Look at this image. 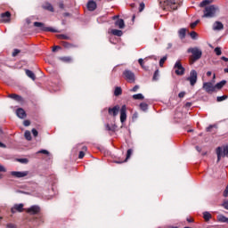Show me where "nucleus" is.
I'll use <instances>...</instances> for the list:
<instances>
[{
    "mask_svg": "<svg viewBox=\"0 0 228 228\" xmlns=\"http://www.w3.org/2000/svg\"><path fill=\"white\" fill-rule=\"evenodd\" d=\"M159 6L162 10L172 12L179 8V4L175 0H159Z\"/></svg>",
    "mask_w": 228,
    "mask_h": 228,
    "instance_id": "nucleus-1",
    "label": "nucleus"
},
{
    "mask_svg": "<svg viewBox=\"0 0 228 228\" xmlns=\"http://www.w3.org/2000/svg\"><path fill=\"white\" fill-rule=\"evenodd\" d=\"M218 12H220V8L217 5L206 6L203 11V18L213 19Z\"/></svg>",
    "mask_w": 228,
    "mask_h": 228,
    "instance_id": "nucleus-2",
    "label": "nucleus"
},
{
    "mask_svg": "<svg viewBox=\"0 0 228 228\" xmlns=\"http://www.w3.org/2000/svg\"><path fill=\"white\" fill-rule=\"evenodd\" d=\"M187 53H191V56L190 57V61L192 63L195 61H199L202 58V50L199 49L198 47L189 48Z\"/></svg>",
    "mask_w": 228,
    "mask_h": 228,
    "instance_id": "nucleus-3",
    "label": "nucleus"
},
{
    "mask_svg": "<svg viewBox=\"0 0 228 228\" xmlns=\"http://www.w3.org/2000/svg\"><path fill=\"white\" fill-rule=\"evenodd\" d=\"M216 155H217V163L220 162L222 158H228V145L216 148Z\"/></svg>",
    "mask_w": 228,
    "mask_h": 228,
    "instance_id": "nucleus-4",
    "label": "nucleus"
},
{
    "mask_svg": "<svg viewBox=\"0 0 228 228\" xmlns=\"http://www.w3.org/2000/svg\"><path fill=\"white\" fill-rule=\"evenodd\" d=\"M34 26L35 28H40L41 31L50 32V33H58V30H56V28H53L51 27H45V23L35 21Z\"/></svg>",
    "mask_w": 228,
    "mask_h": 228,
    "instance_id": "nucleus-5",
    "label": "nucleus"
},
{
    "mask_svg": "<svg viewBox=\"0 0 228 228\" xmlns=\"http://www.w3.org/2000/svg\"><path fill=\"white\" fill-rule=\"evenodd\" d=\"M174 69H175V74H176V76H184V72H186V69L183 67L181 61H177L175 63Z\"/></svg>",
    "mask_w": 228,
    "mask_h": 228,
    "instance_id": "nucleus-6",
    "label": "nucleus"
},
{
    "mask_svg": "<svg viewBox=\"0 0 228 228\" xmlns=\"http://www.w3.org/2000/svg\"><path fill=\"white\" fill-rule=\"evenodd\" d=\"M198 73L197 70L192 69L190 72V76L186 78V81H189L191 86H195L197 85Z\"/></svg>",
    "mask_w": 228,
    "mask_h": 228,
    "instance_id": "nucleus-7",
    "label": "nucleus"
},
{
    "mask_svg": "<svg viewBox=\"0 0 228 228\" xmlns=\"http://www.w3.org/2000/svg\"><path fill=\"white\" fill-rule=\"evenodd\" d=\"M123 76L125 77V79H126V81H128V83H134L135 78H134V73L129 69H126L123 72Z\"/></svg>",
    "mask_w": 228,
    "mask_h": 228,
    "instance_id": "nucleus-8",
    "label": "nucleus"
},
{
    "mask_svg": "<svg viewBox=\"0 0 228 228\" xmlns=\"http://www.w3.org/2000/svg\"><path fill=\"white\" fill-rule=\"evenodd\" d=\"M120 122L124 124L127 120V107L126 105H122L120 110Z\"/></svg>",
    "mask_w": 228,
    "mask_h": 228,
    "instance_id": "nucleus-9",
    "label": "nucleus"
},
{
    "mask_svg": "<svg viewBox=\"0 0 228 228\" xmlns=\"http://www.w3.org/2000/svg\"><path fill=\"white\" fill-rule=\"evenodd\" d=\"M0 22L8 23L12 20V13L10 12H5L0 14Z\"/></svg>",
    "mask_w": 228,
    "mask_h": 228,
    "instance_id": "nucleus-10",
    "label": "nucleus"
},
{
    "mask_svg": "<svg viewBox=\"0 0 228 228\" xmlns=\"http://www.w3.org/2000/svg\"><path fill=\"white\" fill-rule=\"evenodd\" d=\"M29 175V171H12L11 175L12 177H16L17 179H20L22 177H26L27 175Z\"/></svg>",
    "mask_w": 228,
    "mask_h": 228,
    "instance_id": "nucleus-11",
    "label": "nucleus"
},
{
    "mask_svg": "<svg viewBox=\"0 0 228 228\" xmlns=\"http://www.w3.org/2000/svg\"><path fill=\"white\" fill-rule=\"evenodd\" d=\"M203 90L207 92V94H213L215 92L216 87L213 86L211 82H205L203 84Z\"/></svg>",
    "mask_w": 228,
    "mask_h": 228,
    "instance_id": "nucleus-12",
    "label": "nucleus"
},
{
    "mask_svg": "<svg viewBox=\"0 0 228 228\" xmlns=\"http://www.w3.org/2000/svg\"><path fill=\"white\" fill-rule=\"evenodd\" d=\"M22 211H24V204L22 203L15 204L11 208V213H12V215H15V213H22Z\"/></svg>",
    "mask_w": 228,
    "mask_h": 228,
    "instance_id": "nucleus-13",
    "label": "nucleus"
},
{
    "mask_svg": "<svg viewBox=\"0 0 228 228\" xmlns=\"http://www.w3.org/2000/svg\"><path fill=\"white\" fill-rule=\"evenodd\" d=\"M28 215H38L40 213V207L34 205L27 209Z\"/></svg>",
    "mask_w": 228,
    "mask_h": 228,
    "instance_id": "nucleus-14",
    "label": "nucleus"
},
{
    "mask_svg": "<svg viewBox=\"0 0 228 228\" xmlns=\"http://www.w3.org/2000/svg\"><path fill=\"white\" fill-rule=\"evenodd\" d=\"M118 15L115 16V26H118V28H119V29H124V28H126V23L124 22L123 19H119Z\"/></svg>",
    "mask_w": 228,
    "mask_h": 228,
    "instance_id": "nucleus-15",
    "label": "nucleus"
},
{
    "mask_svg": "<svg viewBox=\"0 0 228 228\" xmlns=\"http://www.w3.org/2000/svg\"><path fill=\"white\" fill-rule=\"evenodd\" d=\"M87 10L89 12H95V10H97V3H95V1L94 0H90L88 3H87Z\"/></svg>",
    "mask_w": 228,
    "mask_h": 228,
    "instance_id": "nucleus-16",
    "label": "nucleus"
},
{
    "mask_svg": "<svg viewBox=\"0 0 228 228\" xmlns=\"http://www.w3.org/2000/svg\"><path fill=\"white\" fill-rule=\"evenodd\" d=\"M212 28L214 31H222L224 29V23L222 21H215Z\"/></svg>",
    "mask_w": 228,
    "mask_h": 228,
    "instance_id": "nucleus-17",
    "label": "nucleus"
},
{
    "mask_svg": "<svg viewBox=\"0 0 228 228\" xmlns=\"http://www.w3.org/2000/svg\"><path fill=\"white\" fill-rule=\"evenodd\" d=\"M16 115L19 118H26L27 117L26 110H24V109L22 108H19L16 110Z\"/></svg>",
    "mask_w": 228,
    "mask_h": 228,
    "instance_id": "nucleus-18",
    "label": "nucleus"
},
{
    "mask_svg": "<svg viewBox=\"0 0 228 228\" xmlns=\"http://www.w3.org/2000/svg\"><path fill=\"white\" fill-rule=\"evenodd\" d=\"M42 9L43 10H47V12H54V7H53V4H51V3L49 2H45L43 5H42Z\"/></svg>",
    "mask_w": 228,
    "mask_h": 228,
    "instance_id": "nucleus-19",
    "label": "nucleus"
},
{
    "mask_svg": "<svg viewBox=\"0 0 228 228\" xmlns=\"http://www.w3.org/2000/svg\"><path fill=\"white\" fill-rule=\"evenodd\" d=\"M61 45L65 48V49H74L76 47H77V45L69 43L67 41H61Z\"/></svg>",
    "mask_w": 228,
    "mask_h": 228,
    "instance_id": "nucleus-20",
    "label": "nucleus"
},
{
    "mask_svg": "<svg viewBox=\"0 0 228 228\" xmlns=\"http://www.w3.org/2000/svg\"><path fill=\"white\" fill-rule=\"evenodd\" d=\"M9 97L11 99H13L14 101H18V102H22V101H24L22 96L16 94H9Z\"/></svg>",
    "mask_w": 228,
    "mask_h": 228,
    "instance_id": "nucleus-21",
    "label": "nucleus"
},
{
    "mask_svg": "<svg viewBox=\"0 0 228 228\" xmlns=\"http://www.w3.org/2000/svg\"><path fill=\"white\" fill-rule=\"evenodd\" d=\"M25 74L26 76H28V77L32 79V81H35V79H37V76H35V73H33V71L29 69H25Z\"/></svg>",
    "mask_w": 228,
    "mask_h": 228,
    "instance_id": "nucleus-22",
    "label": "nucleus"
},
{
    "mask_svg": "<svg viewBox=\"0 0 228 228\" xmlns=\"http://www.w3.org/2000/svg\"><path fill=\"white\" fill-rule=\"evenodd\" d=\"M217 221L221 224H228V218L225 217L224 215H218L217 216Z\"/></svg>",
    "mask_w": 228,
    "mask_h": 228,
    "instance_id": "nucleus-23",
    "label": "nucleus"
},
{
    "mask_svg": "<svg viewBox=\"0 0 228 228\" xmlns=\"http://www.w3.org/2000/svg\"><path fill=\"white\" fill-rule=\"evenodd\" d=\"M57 38L59 40H72V37H69V36H67L65 34H59V35H57Z\"/></svg>",
    "mask_w": 228,
    "mask_h": 228,
    "instance_id": "nucleus-24",
    "label": "nucleus"
},
{
    "mask_svg": "<svg viewBox=\"0 0 228 228\" xmlns=\"http://www.w3.org/2000/svg\"><path fill=\"white\" fill-rule=\"evenodd\" d=\"M88 148L86 146L82 147V151H79V154H78V159H83V158H85V152H86Z\"/></svg>",
    "mask_w": 228,
    "mask_h": 228,
    "instance_id": "nucleus-25",
    "label": "nucleus"
},
{
    "mask_svg": "<svg viewBox=\"0 0 228 228\" xmlns=\"http://www.w3.org/2000/svg\"><path fill=\"white\" fill-rule=\"evenodd\" d=\"M179 37L183 40V38H186V28H180L178 31Z\"/></svg>",
    "mask_w": 228,
    "mask_h": 228,
    "instance_id": "nucleus-26",
    "label": "nucleus"
},
{
    "mask_svg": "<svg viewBox=\"0 0 228 228\" xmlns=\"http://www.w3.org/2000/svg\"><path fill=\"white\" fill-rule=\"evenodd\" d=\"M227 84V81L225 80H222L221 82L217 83L216 86H215V88L217 90H221V88H224V86Z\"/></svg>",
    "mask_w": 228,
    "mask_h": 228,
    "instance_id": "nucleus-27",
    "label": "nucleus"
},
{
    "mask_svg": "<svg viewBox=\"0 0 228 228\" xmlns=\"http://www.w3.org/2000/svg\"><path fill=\"white\" fill-rule=\"evenodd\" d=\"M59 60H61V61H64V63H70L72 61V57H60Z\"/></svg>",
    "mask_w": 228,
    "mask_h": 228,
    "instance_id": "nucleus-28",
    "label": "nucleus"
},
{
    "mask_svg": "<svg viewBox=\"0 0 228 228\" xmlns=\"http://www.w3.org/2000/svg\"><path fill=\"white\" fill-rule=\"evenodd\" d=\"M203 218L206 222H209L211 220V214L209 212H204Z\"/></svg>",
    "mask_w": 228,
    "mask_h": 228,
    "instance_id": "nucleus-29",
    "label": "nucleus"
},
{
    "mask_svg": "<svg viewBox=\"0 0 228 228\" xmlns=\"http://www.w3.org/2000/svg\"><path fill=\"white\" fill-rule=\"evenodd\" d=\"M122 94V87L116 86L115 87V97H118Z\"/></svg>",
    "mask_w": 228,
    "mask_h": 228,
    "instance_id": "nucleus-30",
    "label": "nucleus"
},
{
    "mask_svg": "<svg viewBox=\"0 0 228 228\" xmlns=\"http://www.w3.org/2000/svg\"><path fill=\"white\" fill-rule=\"evenodd\" d=\"M133 99H134L135 101H142V99H144V97H143V94H137L133 95Z\"/></svg>",
    "mask_w": 228,
    "mask_h": 228,
    "instance_id": "nucleus-31",
    "label": "nucleus"
},
{
    "mask_svg": "<svg viewBox=\"0 0 228 228\" xmlns=\"http://www.w3.org/2000/svg\"><path fill=\"white\" fill-rule=\"evenodd\" d=\"M140 108L142 111H147L149 110V105L146 102L140 103Z\"/></svg>",
    "mask_w": 228,
    "mask_h": 228,
    "instance_id": "nucleus-32",
    "label": "nucleus"
},
{
    "mask_svg": "<svg viewBox=\"0 0 228 228\" xmlns=\"http://www.w3.org/2000/svg\"><path fill=\"white\" fill-rule=\"evenodd\" d=\"M159 77V69H156L153 74L152 81H158Z\"/></svg>",
    "mask_w": 228,
    "mask_h": 228,
    "instance_id": "nucleus-33",
    "label": "nucleus"
},
{
    "mask_svg": "<svg viewBox=\"0 0 228 228\" xmlns=\"http://www.w3.org/2000/svg\"><path fill=\"white\" fill-rule=\"evenodd\" d=\"M24 136L26 140H28V142H31V132L27 130L24 134Z\"/></svg>",
    "mask_w": 228,
    "mask_h": 228,
    "instance_id": "nucleus-34",
    "label": "nucleus"
},
{
    "mask_svg": "<svg viewBox=\"0 0 228 228\" xmlns=\"http://www.w3.org/2000/svg\"><path fill=\"white\" fill-rule=\"evenodd\" d=\"M167 60H168V56H164L163 58L160 59L159 61V67H163V65H165V61H167Z\"/></svg>",
    "mask_w": 228,
    "mask_h": 228,
    "instance_id": "nucleus-35",
    "label": "nucleus"
},
{
    "mask_svg": "<svg viewBox=\"0 0 228 228\" xmlns=\"http://www.w3.org/2000/svg\"><path fill=\"white\" fill-rule=\"evenodd\" d=\"M208 4H209V0H203L200 4V8H206V6H208Z\"/></svg>",
    "mask_w": 228,
    "mask_h": 228,
    "instance_id": "nucleus-36",
    "label": "nucleus"
},
{
    "mask_svg": "<svg viewBox=\"0 0 228 228\" xmlns=\"http://www.w3.org/2000/svg\"><path fill=\"white\" fill-rule=\"evenodd\" d=\"M132 155H133V149H128L126 151V158L125 161L129 159V158H131Z\"/></svg>",
    "mask_w": 228,
    "mask_h": 228,
    "instance_id": "nucleus-37",
    "label": "nucleus"
},
{
    "mask_svg": "<svg viewBox=\"0 0 228 228\" xmlns=\"http://www.w3.org/2000/svg\"><path fill=\"white\" fill-rule=\"evenodd\" d=\"M227 98H228L227 95L217 96V97H216V102H222V101H225V99H227Z\"/></svg>",
    "mask_w": 228,
    "mask_h": 228,
    "instance_id": "nucleus-38",
    "label": "nucleus"
},
{
    "mask_svg": "<svg viewBox=\"0 0 228 228\" xmlns=\"http://www.w3.org/2000/svg\"><path fill=\"white\" fill-rule=\"evenodd\" d=\"M214 51H215L216 56L222 55V48L221 47H216Z\"/></svg>",
    "mask_w": 228,
    "mask_h": 228,
    "instance_id": "nucleus-39",
    "label": "nucleus"
},
{
    "mask_svg": "<svg viewBox=\"0 0 228 228\" xmlns=\"http://www.w3.org/2000/svg\"><path fill=\"white\" fill-rule=\"evenodd\" d=\"M109 115H111L112 117H115V107L110 108L108 110Z\"/></svg>",
    "mask_w": 228,
    "mask_h": 228,
    "instance_id": "nucleus-40",
    "label": "nucleus"
},
{
    "mask_svg": "<svg viewBox=\"0 0 228 228\" xmlns=\"http://www.w3.org/2000/svg\"><path fill=\"white\" fill-rule=\"evenodd\" d=\"M19 163H22L23 165H26L29 162L28 159H18Z\"/></svg>",
    "mask_w": 228,
    "mask_h": 228,
    "instance_id": "nucleus-41",
    "label": "nucleus"
},
{
    "mask_svg": "<svg viewBox=\"0 0 228 228\" xmlns=\"http://www.w3.org/2000/svg\"><path fill=\"white\" fill-rule=\"evenodd\" d=\"M124 32L122 30L115 29V37H122Z\"/></svg>",
    "mask_w": 228,
    "mask_h": 228,
    "instance_id": "nucleus-42",
    "label": "nucleus"
},
{
    "mask_svg": "<svg viewBox=\"0 0 228 228\" xmlns=\"http://www.w3.org/2000/svg\"><path fill=\"white\" fill-rule=\"evenodd\" d=\"M143 10H145V3L142 2L139 4V12H142Z\"/></svg>",
    "mask_w": 228,
    "mask_h": 228,
    "instance_id": "nucleus-43",
    "label": "nucleus"
},
{
    "mask_svg": "<svg viewBox=\"0 0 228 228\" xmlns=\"http://www.w3.org/2000/svg\"><path fill=\"white\" fill-rule=\"evenodd\" d=\"M107 131H112V133H115V126H110V125L106 126Z\"/></svg>",
    "mask_w": 228,
    "mask_h": 228,
    "instance_id": "nucleus-44",
    "label": "nucleus"
},
{
    "mask_svg": "<svg viewBox=\"0 0 228 228\" xmlns=\"http://www.w3.org/2000/svg\"><path fill=\"white\" fill-rule=\"evenodd\" d=\"M37 154H45L47 156L49 155V151L47 150H40L37 151Z\"/></svg>",
    "mask_w": 228,
    "mask_h": 228,
    "instance_id": "nucleus-45",
    "label": "nucleus"
},
{
    "mask_svg": "<svg viewBox=\"0 0 228 228\" xmlns=\"http://www.w3.org/2000/svg\"><path fill=\"white\" fill-rule=\"evenodd\" d=\"M197 32H195V31H191V33H190V36H191V37L193 39V40H195L196 38H197Z\"/></svg>",
    "mask_w": 228,
    "mask_h": 228,
    "instance_id": "nucleus-46",
    "label": "nucleus"
},
{
    "mask_svg": "<svg viewBox=\"0 0 228 228\" xmlns=\"http://www.w3.org/2000/svg\"><path fill=\"white\" fill-rule=\"evenodd\" d=\"M20 53V50L19 49H14L12 52V56H13V58H15V56H17V54H19Z\"/></svg>",
    "mask_w": 228,
    "mask_h": 228,
    "instance_id": "nucleus-47",
    "label": "nucleus"
},
{
    "mask_svg": "<svg viewBox=\"0 0 228 228\" xmlns=\"http://www.w3.org/2000/svg\"><path fill=\"white\" fill-rule=\"evenodd\" d=\"M200 22V20H198L191 23V29H193L197 26V24H199Z\"/></svg>",
    "mask_w": 228,
    "mask_h": 228,
    "instance_id": "nucleus-48",
    "label": "nucleus"
},
{
    "mask_svg": "<svg viewBox=\"0 0 228 228\" xmlns=\"http://www.w3.org/2000/svg\"><path fill=\"white\" fill-rule=\"evenodd\" d=\"M108 33L110 37H115V28L109 29Z\"/></svg>",
    "mask_w": 228,
    "mask_h": 228,
    "instance_id": "nucleus-49",
    "label": "nucleus"
},
{
    "mask_svg": "<svg viewBox=\"0 0 228 228\" xmlns=\"http://www.w3.org/2000/svg\"><path fill=\"white\" fill-rule=\"evenodd\" d=\"M32 134H33V136H35V138H37V136H38V131L36 128H33Z\"/></svg>",
    "mask_w": 228,
    "mask_h": 228,
    "instance_id": "nucleus-50",
    "label": "nucleus"
},
{
    "mask_svg": "<svg viewBox=\"0 0 228 228\" xmlns=\"http://www.w3.org/2000/svg\"><path fill=\"white\" fill-rule=\"evenodd\" d=\"M23 126H25V127H28V126H31V121H29V120H25L24 122H23Z\"/></svg>",
    "mask_w": 228,
    "mask_h": 228,
    "instance_id": "nucleus-51",
    "label": "nucleus"
},
{
    "mask_svg": "<svg viewBox=\"0 0 228 228\" xmlns=\"http://www.w3.org/2000/svg\"><path fill=\"white\" fill-rule=\"evenodd\" d=\"M140 86H134L131 90L130 92H138Z\"/></svg>",
    "mask_w": 228,
    "mask_h": 228,
    "instance_id": "nucleus-52",
    "label": "nucleus"
},
{
    "mask_svg": "<svg viewBox=\"0 0 228 228\" xmlns=\"http://www.w3.org/2000/svg\"><path fill=\"white\" fill-rule=\"evenodd\" d=\"M59 8H61V10L65 8V4H63V1L59 2Z\"/></svg>",
    "mask_w": 228,
    "mask_h": 228,
    "instance_id": "nucleus-53",
    "label": "nucleus"
},
{
    "mask_svg": "<svg viewBox=\"0 0 228 228\" xmlns=\"http://www.w3.org/2000/svg\"><path fill=\"white\" fill-rule=\"evenodd\" d=\"M213 127H215L214 125H210L208 127H207L206 129L207 133H211V130L213 129Z\"/></svg>",
    "mask_w": 228,
    "mask_h": 228,
    "instance_id": "nucleus-54",
    "label": "nucleus"
},
{
    "mask_svg": "<svg viewBox=\"0 0 228 228\" xmlns=\"http://www.w3.org/2000/svg\"><path fill=\"white\" fill-rule=\"evenodd\" d=\"M184 95H186V93L185 92H181V93H179L178 97L180 99H183V97H184Z\"/></svg>",
    "mask_w": 228,
    "mask_h": 228,
    "instance_id": "nucleus-55",
    "label": "nucleus"
},
{
    "mask_svg": "<svg viewBox=\"0 0 228 228\" xmlns=\"http://www.w3.org/2000/svg\"><path fill=\"white\" fill-rule=\"evenodd\" d=\"M56 49H61V46L60 45L53 46V53H56Z\"/></svg>",
    "mask_w": 228,
    "mask_h": 228,
    "instance_id": "nucleus-56",
    "label": "nucleus"
},
{
    "mask_svg": "<svg viewBox=\"0 0 228 228\" xmlns=\"http://www.w3.org/2000/svg\"><path fill=\"white\" fill-rule=\"evenodd\" d=\"M7 228H17V226L13 224H8Z\"/></svg>",
    "mask_w": 228,
    "mask_h": 228,
    "instance_id": "nucleus-57",
    "label": "nucleus"
},
{
    "mask_svg": "<svg viewBox=\"0 0 228 228\" xmlns=\"http://www.w3.org/2000/svg\"><path fill=\"white\" fill-rule=\"evenodd\" d=\"M119 110H120V107L118 105H116L115 106V113H118Z\"/></svg>",
    "mask_w": 228,
    "mask_h": 228,
    "instance_id": "nucleus-58",
    "label": "nucleus"
},
{
    "mask_svg": "<svg viewBox=\"0 0 228 228\" xmlns=\"http://www.w3.org/2000/svg\"><path fill=\"white\" fill-rule=\"evenodd\" d=\"M186 220L189 224H193V218L187 217Z\"/></svg>",
    "mask_w": 228,
    "mask_h": 228,
    "instance_id": "nucleus-59",
    "label": "nucleus"
},
{
    "mask_svg": "<svg viewBox=\"0 0 228 228\" xmlns=\"http://www.w3.org/2000/svg\"><path fill=\"white\" fill-rule=\"evenodd\" d=\"M138 62L141 65V67H143V59H139Z\"/></svg>",
    "mask_w": 228,
    "mask_h": 228,
    "instance_id": "nucleus-60",
    "label": "nucleus"
},
{
    "mask_svg": "<svg viewBox=\"0 0 228 228\" xmlns=\"http://www.w3.org/2000/svg\"><path fill=\"white\" fill-rule=\"evenodd\" d=\"M0 172H6V168H4V167L2 165H0Z\"/></svg>",
    "mask_w": 228,
    "mask_h": 228,
    "instance_id": "nucleus-61",
    "label": "nucleus"
},
{
    "mask_svg": "<svg viewBox=\"0 0 228 228\" xmlns=\"http://www.w3.org/2000/svg\"><path fill=\"white\" fill-rule=\"evenodd\" d=\"M0 147L2 149H6V145L4 143L1 142H0Z\"/></svg>",
    "mask_w": 228,
    "mask_h": 228,
    "instance_id": "nucleus-62",
    "label": "nucleus"
},
{
    "mask_svg": "<svg viewBox=\"0 0 228 228\" xmlns=\"http://www.w3.org/2000/svg\"><path fill=\"white\" fill-rule=\"evenodd\" d=\"M221 60H223V61H228V58L225 56L221 57Z\"/></svg>",
    "mask_w": 228,
    "mask_h": 228,
    "instance_id": "nucleus-63",
    "label": "nucleus"
},
{
    "mask_svg": "<svg viewBox=\"0 0 228 228\" xmlns=\"http://www.w3.org/2000/svg\"><path fill=\"white\" fill-rule=\"evenodd\" d=\"M130 7H131L132 9L136 8V4H130Z\"/></svg>",
    "mask_w": 228,
    "mask_h": 228,
    "instance_id": "nucleus-64",
    "label": "nucleus"
}]
</instances>
